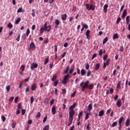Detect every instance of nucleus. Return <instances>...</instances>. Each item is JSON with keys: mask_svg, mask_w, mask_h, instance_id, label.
I'll use <instances>...</instances> for the list:
<instances>
[{"mask_svg": "<svg viewBox=\"0 0 130 130\" xmlns=\"http://www.w3.org/2000/svg\"><path fill=\"white\" fill-rule=\"evenodd\" d=\"M81 87V91L84 92L85 89H89V90H93L94 89V84L93 83L89 84V81H86L85 82H82L80 84Z\"/></svg>", "mask_w": 130, "mask_h": 130, "instance_id": "1", "label": "nucleus"}, {"mask_svg": "<svg viewBox=\"0 0 130 130\" xmlns=\"http://www.w3.org/2000/svg\"><path fill=\"white\" fill-rule=\"evenodd\" d=\"M69 77L70 74H68L67 75L64 76L63 80L61 81V83L63 84V85H67V84H68V80H69Z\"/></svg>", "mask_w": 130, "mask_h": 130, "instance_id": "2", "label": "nucleus"}, {"mask_svg": "<svg viewBox=\"0 0 130 130\" xmlns=\"http://www.w3.org/2000/svg\"><path fill=\"white\" fill-rule=\"evenodd\" d=\"M44 31H47V32H49L51 30V26L50 25H48L47 26V23L45 22L44 25Z\"/></svg>", "mask_w": 130, "mask_h": 130, "instance_id": "3", "label": "nucleus"}, {"mask_svg": "<svg viewBox=\"0 0 130 130\" xmlns=\"http://www.w3.org/2000/svg\"><path fill=\"white\" fill-rule=\"evenodd\" d=\"M75 113H76L75 110H69V118L74 119Z\"/></svg>", "mask_w": 130, "mask_h": 130, "instance_id": "4", "label": "nucleus"}, {"mask_svg": "<svg viewBox=\"0 0 130 130\" xmlns=\"http://www.w3.org/2000/svg\"><path fill=\"white\" fill-rule=\"evenodd\" d=\"M38 67V64H37V63H31V65L30 66V69L31 70V71H34V69H37Z\"/></svg>", "mask_w": 130, "mask_h": 130, "instance_id": "5", "label": "nucleus"}, {"mask_svg": "<svg viewBox=\"0 0 130 130\" xmlns=\"http://www.w3.org/2000/svg\"><path fill=\"white\" fill-rule=\"evenodd\" d=\"M36 47V46H35V44L33 42L31 43L29 45V49L30 50H34Z\"/></svg>", "mask_w": 130, "mask_h": 130, "instance_id": "6", "label": "nucleus"}, {"mask_svg": "<svg viewBox=\"0 0 130 130\" xmlns=\"http://www.w3.org/2000/svg\"><path fill=\"white\" fill-rule=\"evenodd\" d=\"M91 32V31L90 30H87L85 32V35L86 36L87 39L88 40H90V33Z\"/></svg>", "mask_w": 130, "mask_h": 130, "instance_id": "7", "label": "nucleus"}, {"mask_svg": "<svg viewBox=\"0 0 130 130\" xmlns=\"http://www.w3.org/2000/svg\"><path fill=\"white\" fill-rule=\"evenodd\" d=\"M109 62H110V59L109 58L106 60V63L104 62V69H106L107 66H109Z\"/></svg>", "mask_w": 130, "mask_h": 130, "instance_id": "8", "label": "nucleus"}, {"mask_svg": "<svg viewBox=\"0 0 130 130\" xmlns=\"http://www.w3.org/2000/svg\"><path fill=\"white\" fill-rule=\"evenodd\" d=\"M73 120H74V119L72 118H69L68 119V123L67 124V125H68V126H70L71 125V124H72V123H73Z\"/></svg>", "mask_w": 130, "mask_h": 130, "instance_id": "9", "label": "nucleus"}, {"mask_svg": "<svg viewBox=\"0 0 130 130\" xmlns=\"http://www.w3.org/2000/svg\"><path fill=\"white\" fill-rule=\"evenodd\" d=\"M60 23V21H59L58 19H56L55 21V28H56V29H57V28H58V25H59Z\"/></svg>", "mask_w": 130, "mask_h": 130, "instance_id": "10", "label": "nucleus"}, {"mask_svg": "<svg viewBox=\"0 0 130 130\" xmlns=\"http://www.w3.org/2000/svg\"><path fill=\"white\" fill-rule=\"evenodd\" d=\"M36 89H37V85H36V84H32L31 86V91H35Z\"/></svg>", "mask_w": 130, "mask_h": 130, "instance_id": "11", "label": "nucleus"}, {"mask_svg": "<svg viewBox=\"0 0 130 130\" xmlns=\"http://www.w3.org/2000/svg\"><path fill=\"white\" fill-rule=\"evenodd\" d=\"M123 120H124V118H123V117H121L119 119V125L121 126V124L122 123V122L123 121Z\"/></svg>", "mask_w": 130, "mask_h": 130, "instance_id": "12", "label": "nucleus"}, {"mask_svg": "<svg viewBox=\"0 0 130 130\" xmlns=\"http://www.w3.org/2000/svg\"><path fill=\"white\" fill-rule=\"evenodd\" d=\"M52 113L53 115H54L56 113V108L55 106L52 107Z\"/></svg>", "mask_w": 130, "mask_h": 130, "instance_id": "13", "label": "nucleus"}, {"mask_svg": "<svg viewBox=\"0 0 130 130\" xmlns=\"http://www.w3.org/2000/svg\"><path fill=\"white\" fill-rule=\"evenodd\" d=\"M76 106H77V103H74L73 105L70 107L69 110H74V109L76 108Z\"/></svg>", "mask_w": 130, "mask_h": 130, "instance_id": "14", "label": "nucleus"}, {"mask_svg": "<svg viewBox=\"0 0 130 130\" xmlns=\"http://www.w3.org/2000/svg\"><path fill=\"white\" fill-rule=\"evenodd\" d=\"M116 105L118 108L121 106V100H118L116 102Z\"/></svg>", "mask_w": 130, "mask_h": 130, "instance_id": "15", "label": "nucleus"}, {"mask_svg": "<svg viewBox=\"0 0 130 130\" xmlns=\"http://www.w3.org/2000/svg\"><path fill=\"white\" fill-rule=\"evenodd\" d=\"M127 14V11H126V10H124L123 12V14L122 15V19H124V18H125V16H126Z\"/></svg>", "mask_w": 130, "mask_h": 130, "instance_id": "16", "label": "nucleus"}, {"mask_svg": "<svg viewBox=\"0 0 130 130\" xmlns=\"http://www.w3.org/2000/svg\"><path fill=\"white\" fill-rule=\"evenodd\" d=\"M105 112V111L103 110L100 111L99 113V116L100 117L103 116V115H104Z\"/></svg>", "mask_w": 130, "mask_h": 130, "instance_id": "17", "label": "nucleus"}, {"mask_svg": "<svg viewBox=\"0 0 130 130\" xmlns=\"http://www.w3.org/2000/svg\"><path fill=\"white\" fill-rule=\"evenodd\" d=\"M86 113V116H85V120H87V119H88L89 118V115H91V112H89L88 113L85 112Z\"/></svg>", "mask_w": 130, "mask_h": 130, "instance_id": "18", "label": "nucleus"}, {"mask_svg": "<svg viewBox=\"0 0 130 130\" xmlns=\"http://www.w3.org/2000/svg\"><path fill=\"white\" fill-rule=\"evenodd\" d=\"M61 17L62 21H66L67 20V16L66 14L62 15Z\"/></svg>", "mask_w": 130, "mask_h": 130, "instance_id": "19", "label": "nucleus"}, {"mask_svg": "<svg viewBox=\"0 0 130 130\" xmlns=\"http://www.w3.org/2000/svg\"><path fill=\"white\" fill-rule=\"evenodd\" d=\"M108 8V5L105 4L104 6V12L106 13L107 12V9Z\"/></svg>", "mask_w": 130, "mask_h": 130, "instance_id": "20", "label": "nucleus"}, {"mask_svg": "<svg viewBox=\"0 0 130 130\" xmlns=\"http://www.w3.org/2000/svg\"><path fill=\"white\" fill-rule=\"evenodd\" d=\"M119 38V37H118V34H115L113 35V39L114 40L115 39H118Z\"/></svg>", "mask_w": 130, "mask_h": 130, "instance_id": "21", "label": "nucleus"}, {"mask_svg": "<svg viewBox=\"0 0 130 130\" xmlns=\"http://www.w3.org/2000/svg\"><path fill=\"white\" fill-rule=\"evenodd\" d=\"M20 22H21V18L18 17L16 20L15 21V24L16 25H18V24H19L20 23Z\"/></svg>", "mask_w": 130, "mask_h": 130, "instance_id": "22", "label": "nucleus"}, {"mask_svg": "<svg viewBox=\"0 0 130 130\" xmlns=\"http://www.w3.org/2000/svg\"><path fill=\"white\" fill-rule=\"evenodd\" d=\"M129 123H130L129 119H127V120H126V122H125L126 126H128L129 125Z\"/></svg>", "mask_w": 130, "mask_h": 130, "instance_id": "23", "label": "nucleus"}, {"mask_svg": "<svg viewBox=\"0 0 130 130\" xmlns=\"http://www.w3.org/2000/svg\"><path fill=\"white\" fill-rule=\"evenodd\" d=\"M69 71H70V66H67L66 70L64 71V74H68Z\"/></svg>", "mask_w": 130, "mask_h": 130, "instance_id": "24", "label": "nucleus"}, {"mask_svg": "<svg viewBox=\"0 0 130 130\" xmlns=\"http://www.w3.org/2000/svg\"><path fill=\"white\" fill-rule=\"evenodd\" d=\"M120 86H121V81H120L118 82V83L117 85V88L120 89Z\"/></svg>", "mask_w": 130, "mask_h": 130, "instance_id": "25", "label": "nucleus"}, {"mask_svg": "<svg viewBox=\"0 0 130 130\" xmlns=\"http://www.w3.org/2000/svg\"><path fill=\"white\" fill-rule=\"evenodd\" d=\"M81 76H85L86 75V71L84 69H82L81 71Z\"/></svg>", "mask_w": 130, "mask_h": 130, "instance_id": "26", "label": "nucleus"}, {"mask_svg": "<svg viewBox=\"0 0 130 130\" xmlns=\"http://www.w3.org/2000/svg\"><path fill=\"white\" fill-rule=\"evenodd\" d=\"M116 125H117V121H116L112 124L111 127H114L116 126Z\"/></svg>", "mask_w": 130, "mask_h": 130, "instance_id": "27", "label": "nucleus"}, {"mask_svg": "<svg viewBox=\"0 0 130 130\" xmlns=\"http://www.w3.org/2000/svg\"><path fill=\"white\" fill-rule=\"evenodd\" d=\"M89 9H90V11H91V10H92V11H94V10H95V6L93 5H90L89 7Z\"/></svg>", "mask_w": 130, "mask_h": 130, "instance_id": "28", "label": "nucleus"}, {"mask_svg": "<svg viewBox=\"0 0 130 130\" xmlns=\"http://www.w3.org/2000/svg\"><path fill=\"white\" fill-rule=\"evenodd\" d=\"M92 104H90L88 105L87 110H88V111H91L92 110Z\"/></svg>", "mask_w": 130, "mask_h": 130, "instance_id": "29", "label": "nucleus"}, {"mask_svg": "<svg viewBox=\"0 0 130 130\" xmlns=\"http://www.w3.org/2000/svg\"><path fill=\"white\" fill-rule=\"evenodd\" d=\"M107 41H108V38L106 37V38L104 39V41H103V45L105 44L106 43V42H107Z\"/></svg>", "mask_w": 130, "mask_h": 130, "instance_id": "30", "label": "nucleus"}, {"mask_svg": "<svg viewBox=\"0 0 130 130\" xmlns=\"http://www.w3.org/2000/svg\"><path fill=\"white\" fill-rule=\"evenodd\" d=\"M99 68H100V64L97 63L95 66V71H98V70H99Z\"/></svg>", "mask_w": 130, "mask_h": 130, "instance_id": "31", "label": "nucleus"}, {"mask_svg": "<svg viewBox=\"0 0 130 130\" xmlns=\"http://www.w3.org/2000/svg\"><path fill=\"white\" fill-rule=\"evenodd\" d=\"M74 70H75V67H73V68H72V69L70 70L69 73H68V74H69V75H71V74H73V73H74Z\"/></svg>", "mask_w": 130, "mask_h": 130, "instance_id": "32", "label": "nucleus"}, {"mask_svg": "<svg viewBox=\"0 0 130 130\" xmlns=\"http://www.w3.org/2000/svg\"><path fill=\"white\" fill-rule=\"evenodd\" d=\"M56 79H57V77L55 75H54L53 78L51 79V81H52V82H54Z\"/></svg>", "mask_w": 130, "mask_h": 130, "instance_id": "33", "label": "nucleus"}, {"mask_svg": "<svg viewBox=\"0 0 130 130\" xmlns=\"http://www.w3.org/2000/svg\"><path fill=\"white\" fill-rule=\"evenodd\" d=\"M40 33V34H42V33H44V27H42L41 28Z\"/></svg>", "mask_w": 130, "mask_h": 130, "instance_id": "34", "label": "nucleus"}, {"mask_svg": "<svg viewBox=\"0 0 130 130\" xmlns=\"http://www.w3.org/2000/svg\"><path fill=\"white\" fill-rule=\"evenodd\" d=\"M49 129V125H46L43 128V130H48Z\"/></svg>", "mask_w": 130, "mask_h": 130, "instance_id": "35", "label": "nucleus"}, {"mask_svg": "<svg viewBox=\"0 0 130 130\" xmlns=\"http://www.w3.org/2000/svg\"><path fill=\"white\" fill-rule=\"evenodd\" d=\"M8 27L10 29H12L13 28V24L9 22L8 25Z\"/></svg>", "mask_w": 130, "mask_h": 130, "instance_id": "36", "label": "nucleus"}, {"mask_svg": "<svg viewBox=\"0 0 130 130\" xmlns=\"http://www.w3.org/2000/svg\"><path fill=\"white\" fill-rule=\"evenodd\" d=\"M29 34H30V29H27L25 35L27 37H28V36H29Z\"/></svg>", "mask_w": 130, "mask_h": 130, "instance_id": "37", "label": "nucleus"}, {"mask_svg": "<svg viewBox=\"0 0 130 130\" xmlns=\"http://www.w3.org/2000/svg\"><path fill=\"white\" fill-rule=\"evenodd\" d=\"M107 58H108V55L107 54H105L103 57V60H104V61H105V60H106Z\"/></svg>", "mask_w": 130, "mask_h": 130, "instance_id": "38", "label": "nucleus"}, {"mask_svg": "<svg viewBox=\"0 0 130 130\" xmlns=\"http://www.w3.org/2000/svg\"><path fill=\"white\" fill-rule=\"evenodd\" d=\"M126 24L129 23V16H127L126 18Z\"/></svg>", "mask_w": 130, "mask_h": 130, "instance_id": "39", "label": "nucleus"}, {"mask_svg": "<svg viewBox=\"0 0 130 130\" xmlns=\"http://www.w3.org/2000/svg\"><path fill=\"white\" fill-rule=\"evenodd\" d=\"M83 115V111H81L78 114V120L80 119V117H81V116Z\"/></svg>", "mask_w": 130, "mask_h": 130, "instance_id": "40", "label": "nucleus"}, {"mask_svg": "<svg viewBox=\"0 0 130 130\" xmlns=\"http://www.w3.org/2000/svg\"><path fill=\"white\" fill-rule=\"evenodd\" d=\"M17 125V123H16V122H14L13 123H12V128H15V127H16V125Z\"/></svg>", "mask_w": 130, "mask_h": 130, "instance_id": "41", "label": "nucleus"}, {"mask_svg": "<svg viewBox=\"0 0 130 130\" xmlns=\"http://www.w3.org/2000/svg\"><path fill=\"white\" fill-rule=\"evenodd\" d=\"M76 94H77V91H74V92L71 94L72 98L75 97V96H76Z\"/></svg>", "mask_w": 130, "mask_h": 130, "instance_id": "42", "label": "nucleus"}, {"mask_svg": "<svg viewBox=\"0 0 130 130\" xmlns=\"http://www.w3.org/2000/svg\"><path fill=\"white\" fill-rule=\"evenodd\" d=\"M48 61H49V58L47 57L45 59L44 64H47V63L48 62Z\"/></svg>", "mask_w": 130, "mask_h": 130, "instance_id": "43", "label": "nucleus"}, {"mask_svg": "<svg viewBox=\"0 0 130 130\" xmlns=\"http://www.w3.org/2000/svg\"><path fill=\"white\" fill-rule=\"evenodd\" d=\"M85 7H86V10H88V11H90V7H89V4H86L85 5Z\"/></svg>", "mask_w": 130, "mask_h": 130, "instance_id": "44", "label": "nucleus"}, {"mask_svg": "<svg viewBox=\"0 0 130 130\" xmlns=\"http://www.w3.org/2000/svg\"><path fill=\"white\" fill-rule=\"evenodd\" d=\"M21 113L22 115H24L25 113H26V110L25 109H22L21 110Z\"/></svg>", "mask_w": 130, "mask_h": 130, "instance_id": "45", "label": "nucleus"}, {"mask_svg": "<svg viewBox=\"0 0 130 130\" xmlns=\"http://www.w3.org/2000/svg\"><path fill=\"white\" fill-rule=\"evenodd\" d=\"M99 54L100 56H101V55H102V54H103V50H102V49L100 50Z\"/></svg>", "mask_w": 130, "mask_h": 130, "instance_id": "46", "label": "nucleus"}, {"mask_svg": "<svg viewBox=\"0 0 130 130\" xmlns=\"http://www.w3.org/2000/svg\"><path fill=\"white\" fill-rule=\"evenodd\" d=\"M91 76V70H88L87 73V77H90Z\"/></svg>", "mask_w": 130, "mask_h": 130, "instance_id": "47", "label": "nucleus"}, {"mask_svg": "<svg viewBox=\"0 0 130 130\" xmlns=\"http://www.w3.org/2000/svg\"><path fill=\"white\" fill-rule=\"evenodd\" d=\"M30 91V87L28 86L25 89V93H28Z\"/></svg>", "mask_w": 130, "mask_h": 130, "instance_id": "48", "label": "nucleus"}, {"mask_svg": "<svg viewBox=\"0 0 130 130\" xmlns=\"http://www.w3.org/2000/svg\"><path fill=\"white\" fill-rule=\"evenodd\" d=\"M41 115V113L40 112H38L36 116V118H38L39 117H40V116Z\"/></svg>", "mask_w": 130, "mask_h": 130, "instance_id": "49", "label": "nucleus"}, {"mask_svg": "<svg viewBox=\"0 0 130 130\" xmlns=\"http://www.w3.org/2000/svg\"><path fill=\"white\" fill-rule=\"evenodd\" d=\"M57 84H58V80H56L54 82V87H56V86H57Z\"/></svg>", "mask_w": 130, "mask_h": 130, "instance_id": "50", "label": "nucleus"}, {"mask_svg": "<svg viewBox=\"0 0 130 130\" xmlns=\"http://www.w3.org/2000/svg\"><path fill=\"white\" fill-rule=\"evenodd\" d=\"M33 102H34V97L31 96L30 98V103H31V104H33Z\"/></svg>", "mask_w": 130, "mask_h": 130, "instance_id": "51", "label": "nucleus"}, {"mask_svg": "<svg viewBox=\"0 0 130 130\" xmlns=\"http://www.w3.org/2000/svg\"><path fill=\"white\" fill-rule=\"evenodd\" d=\"M82 27L84 28V29H88V26L87 24H83Z\"/></svg>", "mask_w": 130, "mask_h": 130, "instance_id": "52", "label": "nucleus"}, {"mask_svg": "<svg viewBox=\"0 0 130 130\" xmlns=\"http://www.w3.org/2000/svg\"><path fill=\"white\" fill-rule=\"evenodd\" d=\"M67 93V90L66 88L62 89V94H66Z\"/></svg>", "mask_w": 130, "mask_h": 130, "instance_id": "53", "label": "nucleus"}, {"mask_svg": "<svg viewBox=\"0 0 130 130\" xmlns=\"http://www.w3.org/2000/svg\"><path fill=\"white\" fill-rule=\"evenodd\" d=\"M20 69H21V71H22V72L24 71L25 70V66L22 65L20 67Z\"/></svg>", "mask_w": 130, "mask_h": 130, "instance_id": "54", "label": "nucleus"}, {"mask_svg": "<svg viewBox=\"0 0 130 130\" xmlns=\"http://www.w3.org/2000/svg\"><path fill=\"white\" fill-rule=\"evenodd\" d=\"M22 11H23V9L22 8H19L17 10V13H22Z\"/></svg>", "mask_w": 130, "mask_h": 130, "instance_id": "55", "label": "nucleus"}, {"mask_svg": "<svg viewBox=\"0 0 130 130\" xmlns=\"http://www.w3.org/2000/svg\"><path fill=\"white\" fill-rule=\"evenodd\" d=\"M120 21H121V18H120V17L118 18L117 19V24H119Z\"/></svg>", "mask_w": 130, "mask_h": 130, "instance_id": "56", "label": "nucleus"}, {"mask_svg": "<svg viewBox=\"0 0 130 130\" xmlns=\"http://www.w3.org/2000/svg\"><path fill=\"white\" fill-rule=\"evenodd\" d=\"M90 128L91 127H90V123H88L86 126V129L89 130Z\"/></svg>", "mask_w": 130, "mask_h": 130, "instance_id": "57", "label": "nucleus"}, {"mask_svg": "<svg viewBox=\"0 0 130 130\" xmlns=\"http://www.w3.org/2000/svg\"><path fill=\"white\" fill-rule=\"evenodd\" d=\"M1 118L3 121L4 122L6 121V117H5V116H2Z\"/></svg>", "mask_w": 130, "mask_h": 130, "instance_id": "58", "label": "nucleus"}, {"mask_svg": "<svg viewBox=\"0 0 130 130\" xmlns=\"http://www.w3.org/2000/svg\"><path fill=\"white\" fill-rule=\"evenodd\" d=\"M32 13L31 14V16L32 17H35V10L34 9H32Z\"/></svg>", "mask_w": 130, "mask_h": 130, "instance_id": "59", "label": "nucleus"}, {"mask_svg": "<svg viewBox=\"0 0 130 130\" xmlns=\"http://www.w3.org/2000/svg\"><path fill=\"white\" fill-rule=\"evenodd\" d=\"M10 89H11V86H8L6 87V89H7V92H10Z\"/></svg>", "mask_w": 130, "mask_h": 130, "instance_id": "60", "label": "nucleus"}, {"mask_svg": "<svg viewBox=\"0 0 130 130\" xmlns=\"http://www.w3.org/2000/svg\"><path fill=\"white\" fill-rule=\"evenodd\" d=\"M19 99V96H16L14 102L15 103H17L18 102V100Z\"/></svg>", "mask_w": 130, "mask_h": 130, "instance_id": "61", "label": "nucleus"}, {"mask_svg": "<svg viewBox=\"0 0 130 130\" xmlns=\"http://www.w3.org/2000/svg\"><path fill=\"white\" fill-rule=\"evenodd\" d=\"M54 48H55V53H56V52H57V45H55L54 46Z\"/></svg>", "mask_w": 130, "mask_h": 130, "instance_id": "62", "label": "nucleus"}, {"mask_svg": "<svg viewBox=\"0 0 130 130\" xmlns=\"http://www.w3.org/2000/svg\"><path fill=\"white\" fill-rule=\"evenodd\" d=\"M53 103H54V99H52L50 101V105H53Z\"/></svg>", "mask_w": 130, "mask_h": 130, "instance_id": "63", "label": "nucleus"}, {"mask_svg": "<svg viewBox=\"0 0 130 130\" xmlns=\"http://www.w3.org/2000/svg\"><path fill=\"white\" fill-rule=\"evenodd\" d=\"M14 96L10 98L9 99V101L11 103L13 102V101L14 100Z\"/></svg>", "mask_w": 130, "mask_h": 130, "instance_id": "64", "label": "nucleus"}]
</instances>
